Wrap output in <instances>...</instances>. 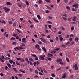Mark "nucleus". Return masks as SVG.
Returning <instances> with one entry per match:
<instances>
[{
	"label": "nucleus",
	"mask_w": 79,
	"mask_h": 79,
	"mask_svg": "<svg viewBox=\"0 0 79 79\" xmlns=\"http://www.w3.org/2000/svg\"><path fill=\"white\" fill-rule=\"evenodd\" d=\"M42 2V0H39L38 3H40V4H41Z\"/></svg>",
	"instance_id": "nucleus-18"
},
{
	"label": "nucleus",
	"mask_w": 79,
	"mask_h": 79,
	"mask_svg": "<svg viewBox=\"0 0 79 79\" xmlns=\"http://www.w3.org/2000/svg\"><path fill=\"white\" fill-rule=\"evenodd\" d=\"M40 63V62H39L37 61L36 63V64H37V66H39V64Z\"/></svg>",
	"instance_id": "nucleus-41"
},
{
	"label": "nucleus",
	"mask_w": 79,
	"mask_h": 79,
	"mask_svg": "<svg viewBox=\"0 0 79 79\" xmlns=\"http://www.w3.org/2000/svg\"><path fill=\"white\" fill-rule=\"evenodd\" d=\"M16 42H14L13 43H12L13 45H16Z\"/></svg>",
	"instance_id": "nucleus-38"
},
{
	"label": "nucleus",
	"mask_w": 79,
	"mask_h": 79,
	"mask_svg": "<svg viewBox=\"0 0 79 79\" xmlns=\"http://www.w3.org/2000/svg\"><path fill=\"white\" fill-rule=\"evenodd\" d=\"M53 40H50V42H53Z\"/></svg>",
	"instance_id": "nucleus-64"
},
{
	"label": "nucleus",
	"mask_w": 79,
	"mask_h": 79,
	"mask_svg": "<svg viewBox=\"0 0 79 79\" xmlns=\"http://www.w3.org/2000/svg\"><path fill=\"white\" fill-rule=\"evenodd\" d=\"M45 1L46 2H47L48 3H50V0H45Z\"/></svg>",
	"instance_id": "nucleus-33"
},
{
	"label": "nucleus",
	"mask_w": 79,
	"mask_h": 79,
	"mask_svg": "<svg viewBox=\"0 0 79 79\" xmlns=\"http://www.w3.org/2000/svg\"><path fill=\"white\" fill-rule=\"evenodd\" d=\"M33 19L34 21H35V22H36L37 23H38L39 22V21H38V20H36L34 18H33Z\"/></svg>",
	"instance_id": "nucleus-28"
},
{
	"label": "nucleus",
	"mask_w": 79,
	"mask_h": 79,
	"mask_svg": "<svg viewBox=\"0 0 79 79\" xmlns=\"http://www.w3.org/2000/svg\"><path fill=\"white\" fill-rule=\"evenodd\" d=\"M47 23H49V24H52V22H51V21H48Z\"/></svg>",
	"instance_id": "nucleus-56"
},
{
	"label": "nucleus",
	"mask_w": 79,
	"mask_h": 79,
	"mask_svg": "<svg viewBox=\"0 0 79 79\" xmlns=\"http://www.w3.org/2000/svg\"><path fill=\"white\" fill-rule=\"evenodd\" d=\"M13 70L15 72H18V70H17V69H16L15 68H13Z\"/></svg>",
	"instance_id": "nucleus-25"
},
{
	"label": "nucleus",
	"mask_w": 79,
	"mask_h": 79,
	"mask_svg": "<svg viewBox=\"0 0 79 79\" xmlns=\"http://www.w3.org/2000/svg\"><path fill=\"white\" fill-rule=\"evenodd\" d=\"M62 61V59L61 58H58L56 60V62L57 63H59L61 62Z\"/></svg>",
	"instance_id": "nucleus-7"
},
{
	"label": "nucleus",
	"mask_w": 79,
	"mask_h": 79,
	"mask_svg": "<svg viewBox=\"0 0 79 79\" xmlns=\"http://www.w3.org/2000/svg\"><path fill=\"white\" fill-rule=\"evenodd\" d=\"M35 74H39V71H38L37 70H35Z\"/></svg>",
	"instance_id": "nucleus-21"
},
{
	"label": "nucleus",
	"mask_w": 79,
	"mask_h": 79,
	"mask_svg": "<svg viewBox=\"0 0 79 79\" xmlns=\"http://www.w3.org/2000/svg\"><path fill=\"white\" fill-rule=\"evenodd\" d=\"M34 66H35V64H36V62H34L33 63Z\"/></svg>",
	"instance_id": "nucleus-63"
},
{
	"label": "nucleus",
	"mask_w": 79,
	"mask_h": 79,
	"mask_svg": "<svg viewBox=\"0 0 79 79\" xmlns=\"http://www.w3.org/2000/svg\"><path fill=\"white\" fill-rule=\"evenodd\" d=\"M55 50L56 51H58V50H60V48H56V49H55Z\"/></svg>",
	"instance_id": "nucleus-60"
},
{
	"label": "nucleus",
	"mask_w": 79,
	"mask_h": 79,
	"mask_svg": "<svg viewBox=\"0 0 79 79\" xmlns=\"http://www.w3.org/2000/svg\"><path fill=\"white\" fill-rule=\"evenodd\" d=\"M37 18L39 19L40 20L41 19V17H40V16L39 15H37Z\"/></svg>",
	"instance_id": "nucleus-15"
},
{
	"label": "nucleus",
	"mask_w": 79,
	"mask_h": 79,
	"mask_svg": "<svg viewBox=\"0 0 79 79\" xmlns=\"http://www.w3.org/2000/svg\"><path fill=\"white\" fill-rule=\"evenodd\" d=\"M42 49L45 52H46V50L45 48L44 47H42Z\"/></svg>",
	"instance_id": "nucleus-14"
},
{
	"label": "nucleus",
	"mask_w": 79,
	"mask_h": 79,
	"mask_svg": "<svg viewBox=\"0 0 79 79\" xmlns=\"http://www.w3.org/2000/svg\"><path fill=\"white\" fill-rule=\"evenodd\" d=\"M32 56L33 57H37V56L35 54H31Z\"/></svg>",
	"instance_id": "nucleus-30"
},
{
	"label": "nucleus",
	"mask_w": 79,
	"mask_h": 79,
	"mask_svg": "<svg viewBox=\"0 0 79 79\" xmlns=\"http://www.w3.org/2000/svg\"><path fill=\"white\" fill-rule=\"evenodd\" d=\"M40 39L41 41L44 43V44H45L46 43V40L44 39L43 38H40Z\"/></svg>",
	"instance_id": "nucleus-6"
},
{
	"label": "nucleus",
	"mask_w": 79,
	"mask_h": 79,
	"mask_svg": "<svg viewBox=\"0 0 79 79\" xmlns=\"http://www.w3.org/2000/svg\"><path fill=\"white\" fill-rule=\"evenodd\" d=\"M22 47H24V46H25V44L22 43Z\"/></svg>",
	"instance_id": "nucleus-51"
},
{
	"label": "nucleus",
	"mask_w": 79,
	"mask_h": 79,
	"mask_svg": "<svg viewBox=\"0 0 79 79\" xmlns=\"http://www.w3.org/2000/svg\"><path fill=\"white\" fill-rule=\"evenodd\" d=\"M39 74L40 76H43V74H42L41 72H39Z\"/></svg>",
	"instance_id": "nucleus-55"
},
{
	"label": "nucleus",
	"mask_w": 79,
	"mask_h": 79,
	"mask_svg": "<svg viewBox=\"0 0 79 79\" xmlns=\"http://www.w3.org/2000/svg\"><path fill=\"white\" fill-rule=\"evenodd\" d=\"M62 18L64 20V21H67V18L64 17H62Z\"/></svg>",
	"instance_id": "nucleus-23"
},
{
	"label": "nucleus",
	"mask_w": 79,
	"mask_h": 79,
	"mask_svg": "<svg viewBox=\"0 0 79 79\" xmlns=\"http://www.w3.org/2000/svg\"><path fill=\"white\" fill-rule=\"evenodd\" d=\"M72 20L73 21H76V20H77V17H76V16H74Z\"/></svg>",
	"instance_id": "nucleus-8"
},
{
	"label": "nucleus",
	"mask_w": 79,
	"mask_h": 79,
	"mask_svg": "<svg viewBox=\"0 0 79 79\" xmlns=\"http://www.w3.org/2000/svg\"><path fill=\"white\" fill-rule=\"evenodd\" d=\"M63 16H65V17H67V14L66 13L64 14V15H63Z\"/></svg>",
	"instance_id": "nucleus-50"
},
{
	"label": "nucleus",
	"mask_w": 79,
	"mask_h": 79,
	"mask_svg": "<svg viewBox=\"0 0 79 79\" xmlns=\"http://www.w3.org/2000/svg\"><path fill=\"white\" fill-rule=\"evenodd\" d=\"M0 23H2V24L4 23L5 24H6V22L5 20H0Z\"/></svg>",
	"instance_id": "nucleus-12"
},
{
	"label": "nucleus",
	"mask_w": 79,
	"mask_h": 79,
	"mask_svg": "<svg viewBox=\"0 0 79 79\" xmlns=\"http://www.w3.org/2000/svg\"><path fill=\"white\" fill-rule=\"evenodd\" d=\"M40 59L41 60H42V61H44V60H45V55L43 54L40 55Z\"/></svg>",
	"instance_id": "nucleus-1"
},
{
	"label": "nucleus",
	"mask_w": 79,
	"mask_h": 79,
	"mask_svg": "<svg viewBox=\"0 0 79 79\" xmlns=\"http://www.w3.org/2000/svg\"><path fill=\"white\" fill-rule=\"evenodd\" d=\"M73 68H75V70H78L79 69V68L78 67H77V64H75L74 65H73Z\"/></svg>",
	"instance_id": "nucleus-4"
},
{
	"label": "nucleus",
	"mask_w": 79,
	"mask_h": 79,
	"mask_svg": "<svg viewBox=\"0 0 79 79\" xmlns=\"http://www.w3.org/2000/svg\"><path fill=\"white\" fill-rule=\"evenodd\" d=\"M12 23H13L11 22V21H9V24H12Z\"/></svg>",
	"instance_id": "nucleus-54"
},
{
	"label": "nucleus",
	"mask_w": 79,
	"mask_h": 79,
	"mask_svg": "<svg viewBox=\"0 0 79 79\" xmlns=\"http://www.w3.org/2000/svg\"><path fill=\"white\" fill-rule=\"evenodd\" d=\"M17 60L18 61H19V60H20V62H25V61L24 59L21 58H17Z\"/></svg>",
	"instance_id": "nucleus-3"
},
{
	"label": "nucleus",
	"mask_w": 79,
	"mask_h": 79,
	"mask_svg": "<svg viewBox=\"0 0 79 79\" xmlns=\"http://www.w3.org/2000/svg\"><path fill=\"white\" fill-rule=\"evenodd\" d=\"M59 39L60 40V42H62V41H63V38L62 37H60L59 38Z\"/></svg>",
	"instance_id": "nucleus-17"
},
{
	"label": "nucleus",
	"mask_w": 79,
	"mask_h": 79,
	"mask_svg": "<svg viewBox=\"0 0 79 79\" xmlns=\"http://www.w3.org/2000/svg\"><path fill=\"white\" fill-rule=\"evenodd\" d=\"M29 64L30 65H33V64L31 61H29Z\"/></svg>",
	"instance_id": "nucleus-49"
},
{
	"label": "nucleus",
	"mask_w": 79,
	"mask_h": 79,
	"mask_svg": "<svg viewBox=\"0 0 79 79\" xmlns=\"http://www.w3.org/2000/svg\"><path fill=\"white\" fill-rule=\"evenodd\" d=\"M48 60H49V61H51V60H52V59L50 57H48Z\"/></svg>",
	"instance_id": "nucleus-57"
},
{
	"label": "nucleus",
	"mask_w": 79,
	"mask_h": 79,
	"mask_svg": "<svg viewBox=\"0 0 79 79\" xmlns=\"http://www.w3.org/2000/svg\"><path fill=\"white\" fill-rule=\"evenodd\" d=\"M16 31L18 32H19V33H21V31H20L19 30H18V29H16Z\"/></svg>",
	"instance_id": "nucleus-40"
},
{
	"label": "nucleus",
	"mask_w": 79,
	"mask_h": 79,
	"mask_svg": "<svg viewBox=\"0 0 79 79\" xmlns=\"http://www.w3.org/2000/svg\"><path fill=\"white\" fill-rule=\"evenodd\" d=\"M19 71H20V72H21V73H23L24 74V73H25V72H24V71H23V70H19Z\"/></svg>",
	"instance_id": "nucleus-29"
},
{
	"label": "nucleus",
	"mask_w": 79,
	"mask_h": 79,
	"mask_svg": "<svg viewBox=\"0 0 79 79\" xmlns=\"http://www.w3.org/2000/svg\"><path fill=\"white\" fill-rule=\"evenodd\" d=\"M0 60H1V61H2V63H4V60H3L2 59V58H0Z\"/></svg>",
	"instance_id": "nucleus-27"
},
{
	"label": "nucleus",
	"mask_w": 79,
	"mask_h": 79,
	"mask_svg": "<svg viewBox=\"0 0 79 79\" xmlns=\"http://www.w3.org/2000/svg\"><path fill=\"white\" fill-rule=\"evenodd\" d=\"M16 64H17V65H20V64L19 63H18V62L17 61H16Z\"/></svg>",
	"instance_id": "nucleus-37"
},
{
	"label": "nucleus",
	"mask_w": 79,
	"mask_h": 79,
	"mask_svg": "<svg viewBox=\"0 0 79 79\" xmlns=\"http://www.w3.org/2000/svg\"><path fill=\"white\" fill-rule=\"evenodd\" d=\"M74 29V27H72L71 28V30H72V31H73Z\"/></svg>",
	"instance_id": "nucleus-43"
},
{
	"label": "nucleus",
	"mask_w": 79,
	"mask_h": 79,
	"mask_svg": "<svg viewBox=\"0 0 79 79\" xmlns=\"http://www.w3.org/2000/svg\"><path fill=\"white\" fill-rule=\"evenodd\" d=\"M66 8H67L68 10H70V8L69 7V6H67L66 7Z\"/></svg>",
	"instance_id": "nucleus-52"
},
{
	"label": "nucleus",
	"mask_w": 79,
	"mask_h": 79,
	"mask_svg": "<svg viewBox=\"0 0 79 79\" xmlns=\"http://www.w3.org/2000/svg\"><path fill=\"white\" fill-rule=\"evenodd\" d=\"M13 26H16V22H14L13 23Z\"/></svg>",
	"instance_id": "nucleus-31"
},
{
	"label": "nucleus",
	"mask_w": 79,
	"mask_h": 79,
	"mask_svg": "<svg viewBox=\"0 0 79 79\" xmlns=\"http://www.w3.org/2000/svg\"><path fill=\"white\" fill-rule=\"evenodd\" d=\"M68 20L69 21H71V18L69 17L68 18Z\"/></svg>",
	"instance_id": "nucleus-42"
},
{
	"label": "nucleus",
	"mask_w": 79,
	"mask_h": 79,
	"mask_svg": "<svg viewBox=\"0 0 79 79\" xmlns=\"http://www.w3.org/2000/svg\"><path fill=\"white\" fill-rule=\"evenodd\" d=\"M72 10L73 11H76V10L74 8H73L72 9Z\"/></svg>",
	"instance_id": "nucleus-53"
},
{
	"label": "nucleus",
	"mask_w": 79,
	"mask_h": 79,
	"mask_svg": "<svg viewBox=\"0 0 79 79\" xmlns=\"http://www.w3.org/2000/svg\"><path fill=\"white\" fill-rule=\"evenodd\" d=\"M29 60H30V61H33V59H32V58H29Z\"/></svg>",
	"instance_id": "nucleus-36"
},
{
	"label": "nucleus",
	"mask_w": 79,
	"mask_h": 79,
	"mask_svg": "<svg viewBox=\"0 0 79 79\" xmlns=\"http://www.w3.org/2000/svg\"><path fill=\"white\" fill-rule=\"evenodd\" d=\"M59 63L60 64H61V65H63V63L61 61H60Z\"/></svg>",
	"instance_id": "nucleus-59"
},
{
	"label": "nucleus",
	"mask_w": 79,
	"mask_h": 79,
	"mask_svg": "<svg viewBox=\"0 0 79 79\" xmlns=\"http://www.w3.org/2000/svg\"><path fill=\"white\" fill-rule=\"evenodd\" d=\"M19 76V77H22V74L21 73H19L18 74Z\"/></svg>",
	"instance_id": "nucleus-48"
},
{
	"label": "nucleus",
	"mask_w": 79,
	"mask_h": 79,
	"mask_svg": "<svg viewBox=\"0 0 79 79\" xmlns=\"http://www.w3.org/2000/svg\"><path fill=\"white\" fill-rule=\"evenodd\" d=\"M22 42H23V43H26V38H23L22 39Z\"/></svg>",
	"instance_id": "nucleus-9"
},
{
	"label": "nucleus",
	"mask_w": 79,
	"mask_h": 79,
	"mask_svg": "<svg viewBox=\"0 0 79 79\" xmlns=\"http://www.w3.org/2000/svg\"><path fill=\"white\" fill-rule=\"evenodd\" d=\"M26 61H27V64H29V59L27 58H25V59Z\"/></svg>",
	"instance_id": "nucleus-10"
},
{
	"label": "nucleus",
	"mask_w": 79,
	"mask_h": 79,
	"mask_svg": "<svg viewBox=\"0 0 79 79\" xmlns=\"http://www.w3.org/2000/svg\"><path fill=\"white\" fill-rule=\"evenodd\" d=\"M6 5H11V3L9 2H6Z\"/></svg>",
	"instance_id": "nucleus-13"
},
{
	"label": "nucleus",
	"mask_w": 79,
	"mask_h": 79,
	"mask_svg": "<svg viewBox=\"0 0 79 79\" xmlns=\"http://www.w3.org/2000/svg\"><path fill=\"white\" fill-rule=\"evenodd\" d=\"M26 4L27 5H29V2H28L27 0H26Z\"/></svg>",
	"instance_id": "nucleus-20"
},
{
	"label": "nucleus",
	"mask_w": 79,
	"mask_h": 79,
	"mask_svg": "<svg viewBox=\"0 0 79 79\" xmlns=\"http://www.w3.org/2000/svg\"><path fill=\"white\" fill-rule=\"evenodd\" d=\"M9 62L10 63V64H12V63H13V60H9Z\"/></svg>",
	"instance_id": "nucleus-35"
},
{
	"label": "nucleus",
	"mask_w": 79,
	"mask_h": 79,
	"mask_svg": "<svg viewBox=\"0 0 79 79\" xmlns=\"http://www.w3.org/2000/svg\"><path fill=\"white\" fill-rule=\"evenodd\" d=\"M56 41H58V37H56Z\"/></svg>",
	"instance_id": "nucleus-61"
},
{
	"label": "nucleus",
	"mask_w": 79,
	"mask_h": 79,
	"mask_svg": "<svg viewBox=\"0 0 79 79\" xmlns=\"http://www.w3.org/2000/svg\"><path fill=\"white\" fill-rule=\"evenodd\" d=\"M35 47L37 49H39L40 48V46H39V45L38 44H36L35 45Z\"/></svg>",
	"instance_id": "nucleus-11"
},
{
	"label": "nucleus",
	"mask_w": 79,
	"mask_h": 79,
	"mask_svg": "<svg viewBox=\"0 0 79 79\" xmlns=\"http://www.w3.org/2000/svg\"><path fill=\"white\" fill-rule=\"evenodd\" d=\"M73 7H75V9H77L78 8V4L77 3L75 5H73Z\"/></svg>",
	"instance_id": "nucleus-5"
},
{
	"label": "nucleus",
	"mask_w": 79,
	"mask_h": 79,
	"mask_svg": "<svg viewBox=\"0 0 79 79\" xmlns=\"http://www.w3.org/2000/svg\"><path fill=\"white\" fill-rule=\"evenodd\" d=\"M17 5L20 8H21V5L20 4H19V3L17 4Z\"/></svg>",
	"instance_id": "nucleus-45"
},
{
	"label": "nucleus",
	"mask_w": 79,
	"mask_h": 79,
	"mask_svg": "<svg viewBox=\"0 0 79 79\" xmlns=\"http://www.w3.org/2000/svg\"><path fill=\"white\" fill-rule=\"evenodd\" d=\"M3 10H5V12L6 13H7V12H9L10 11V9L7 8L6 7H4L3 8Z\"/></svg>",
	"instance_id": "nucleus-2"
},
{
	"label": "nucleus",
	"mask_w": 79,
	"mask_h": 79,
	"mask_svg": "<svg viewBox=\"0 0 79 79\" xmlns=\"http://www.w3.org/2000/svg\"><path fill=\"white\" fill-rule=\"evenodd\" d=\"M38 77H39L37 75H35L34 78H37Z\"/></svg>",
	"instance_id": "nucleus-39"
},
{
	"label": "nucleus",
	"mask_w": 79,
	"mask_h": 79,
	"mask_svg": "<svg viewBox=\"0 0 79 79\" xmlns=\"http://www.w3.org/2000/svg\"><path fill=\"white\" fill-rule=\"evenodd\" d=\"M66 60H67V62L69 63V59L68 58L66 57Z\"/></svg>",
	"instance_id": "nucleus-16"
},
{
	"label": "nucleus",
	"mask_w": 79,
	"mask_h": 79,
	"mask_svg": "<svg viewBox=\"0 0 79 79\" xmlns=\"http://www.w3.org/2000/svg\"><path fill=\"white\" fill-rule=\"evenodd\" d=\"M51 53H52V54H53V53H56V51H52L51 52Z\"/></svg>",
	"instance_id": "nucleus-24"
},
{
	"label": "nucleus",
	"mask_w": 79,
	"mask_h": 79,
	"mask_svg": "<svg viewBox=\"0 0 79 79\" xmlns=\"http://www.w3.org/2000/svg\"><path fill=\"white\" fill-rule=\"evenodd\" d=\"M48 55L50 56H52L53 57V55L52 54H50V53H49L48 54Z\"/></svg>",
	"instance_id": "nucleus-19"
},
{
	"label": "nucleus",
	"mask_w": 79,
	"mask_h": 79,
	"mask_svg": "<svg viewBox=\"0 0 79 79\" xmlns=\"http://www.w3.org/2000/svg\"><path fill=\"white\" fill-rule=\"evenodd\" d=\"M7 65H8V67H9V68H11V64H10V63H9V64L7 63Z\"/></svg>",
	"instance_id": "nucleus-26"
},
{
	"label": "nucleus",
	"mask_w": 79,
	"mask_h": 79,
	"mask_svg": "<svg viewBox=\"0 0 79 79\" xmlns=\"http://www.w3.org/2000/svg\"><path fill=\"white\" fill-rule=\"evenodd\" d=\"M5 70H6V71L7 70L8 68V66H6L5 67Z\"/></svg>",
	"instance_id": "nucleus-47"
},
{
	"label": "nucleus",
	"mask_w": 79,
	"mask_h": 79,
	"mask_svg": "<svg viewBox=\"0 0 79 79\" xmlns=\"http://www.w3.org/2000/svg\"><path fill=\"white\" fill-rule=\"evenodd\" d=\"M47 8H48V10H52V8L49 6H47Z\"/></svg>",
	"instance_id": "nucleus-22"
},
{
	"label": "nucleus",
	"mask_w": 79,
	"mask_h": 79,
	"mask_svg": "<svg viewBox=\"0 0 79 79\" xmlns=\"http://www.w3.org/2000/svg\"><path fill=\"white\" fill-rule=\"evenodd\" d=\"M10 40H15V38H13V37H12L10 38Z\"/></svg>",
	"instance_id": "nucleus-58"
},
{
	"label": "nucleus",
	"mask_w": 79,
	"mask_h": 79,
	"mask_svg": "<svg viewBox=\"0 0 79 79\" xmlns=\"http://www.w3.org/2000/svg\"><path fill=\"white\" fill-rule=\"evenodd\" d=\"M69 41H68L67 43H65V45H69Z\"/></svg>",
	"instance_id": "nucleus-46"
},
{
	"label": "nucleus",
	"mask_w": 79,
	"mask_h": 79,
	"mask_svg": "<svg viewBox=\"0 0 79 79\" xmlns=\"http://www.w3.org/2000/svg\"><path fill=\"white\" fill-rule=\"evenodd\" d=\"M66 76L64 74L63 75V76H62V78H66Z\"/></svg>",
	"instance_id": "nucleus-34"
},
{
	"label": "nucleus",
	"mask_w": 79,
	"mask_h": 79,
	"mask_svg": "<svg viewBox=\"0 0 79 79\" xmlns=\"http://www.w3.org/2000/svg\"><path fill=\"white\" fill-rule=\"evenodd\" d=\"M29 70L30 72H32V73L33 72V69L32 68L30 69Z\"/></svg>",
	"instance_id": "nucleus-32"
},
{
	"label": "nucleus",
	"mask_w": 79,
	"mask_h": 79,
	"mask_svg": "<svg viewBox=\"0 0 79 79\" xmlns=\"http://www.w3.org/2000/svg\"><path fill=\"white\" fill-rule=\"evenodd\" d=\"M52 77H55V74H52L51 75Z\"/></svg>",
	"instance_id": "nucleus-62"
},
{
	"label": "nucleus",
	"mask_w": 79,
	"mask_h": 79,
	"mask_svg": "<svg viewBox=\"0 0 79 79\" xmlns=\"http://www.w3.org/2000/svg\"><path fill=\"white\" fill-rule=\"evenodd\" d=\"M75 40H77V42L78 41V40H79V38H76L75 39Z\"/></svg>",
	"instance_id": "nucleus-44"
}]
</instances>
